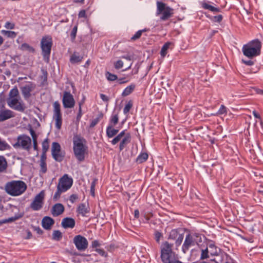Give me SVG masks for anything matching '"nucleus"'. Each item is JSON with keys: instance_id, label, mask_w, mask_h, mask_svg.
Returning <instances> with one entry per match:
<instances>
[{"instance_id": "f257e3e1", "label": "nucleus", "mask_w": 263, "mask_h": 263, "mask_svg": "<svg viewBox=\"0 0 263 263\" xmlns=\"http://www.w3.org/2000/svg\"><path fill=\"white\" fill-rule=\"evenodd\" d=\"M8 105L11 108L23 112L25 109L24 104L21 100L17 88H13L9 92V97L7 100Z\"/></svg>"}, {"instance_id": "f03ea898", "label": "nucleus", "mask_w": 263, "mask_h": 263, "mask_svg": "<svg viewBox=\"0 0 263 263\" xmlns=\"http://www.w3.org/2000/svg\"><path fill=\"white\" fill-rule=\"evenodd\" d=\"M173 244L167 241L163 242L161 246V258L163 263H182L175 259V253L173 251Z\"/></svg>"}, {"instance_id": "7ed1b4c3", "label": "nucleus", "mask_w": 263, "mask_h": 263, "mask_svg": "<svg viewBox=\"0 0 263 263\" xmlns=\"http://www.w3.org/2000/svg\"><path fill=\"white\" fill-rule=\"evenodd\" d=\"M261 43L258 39L254 40L244 45L242 48L243 54L249 59H252L260 54Z\"/></svg>"}, {"instance_id": "20e7f679", "label": "nucleus", "mask_w": 263, "mask_h": 263, "mask_svg": "<svg viewBox=\"0 0 263 263\" xmlns=\"http://www.w3.org/2000/svg\"><path fill=\"white\" fill-rule=\"evenodd\" d=\"M6 191L12 196H19L26 190V184L22 181H13L7 183Z\"/></svg>"}, {"instance_id": "39448f33", "label": "nucleus", "mask_w": 263, "mask_h": 263, "mask_svg": "<svg viewBox=\"0 0 263 263\" xmlns=\"http://www.w3.org/2000/svg\"><path fill=\"white\" fill-rule=\"evenodd\" d=\"M200 241L201 238L199 234L195 233L187 234L182 246V252L186 253L190 247L198 245V242Z\"/></svg>"}, {"instance_id": "423d86ee", "label": "nucleus", "mask_w": 263, "mask_h": 263, "mask_svg": "<svg viewBox=\"0 0 263 263\" xmlns=\"http://www.w3.org/2000/svg\"><path fill=\"white\" fill-rule=\"evenodd\" d=\"M173 9L166 6V5L161 2H157V15L161 14L160 19L162 21L168 20L173 14Z\"/></svg>"}, {"instance_id": "0eeeda50", "label": "nucleus", "mask_w": 263, "mask_h": 263, "mask_svg": "<svg viewBox=\"0 0 263 263\" xmlns=\"http://www.w3.org/2000/svg\"><path fill=\"white\" fill-rule=\"evenodd\" d=\"M12 145L15 148H21L29 151L32 146L31 140L28 136L25 135H20L17 137L16 142Z\"/></svg>"}, {"instance_id": "6e6552de", "label": "nucleus", "mask_w": 263, "mask_h": 263, "mask_svg": "<svg viewBox=\"0 0 263 263\" xmlns=\"http://www.w3.org/2000/svg\"><path fill=\"white\" fill-rule=\"evenodd\" d=\"M41 45L44 59L46 62H48L52 45L51 37L50 36L43 37L42 39Z\"/></svg>"}, {"instance_id": "1a4fd4ad", "label": "nucleus", "mask_w": 263, "mask_h": 263, "mask_svg": "<svg viewBox=\"0 0 263 263\" xmlns=\"http://www.w3.org/2000/svg\"><path fill=\"white\" fill-rule=\"evenodd\" d=\"M73 149L75 157L82 160V137L81 135H74L73 138Z\"/></svg>"}, {"instance_id": "9d476101", "label": "nucleus", "mask_w": 263, "mask_h": 263, "mask_svg": "<svg viewBox=\"0 0 263 263\" xmlns=\"http://www.w3.org/2000/svg\"><path fill=\"white\" fill-rule=\"evenodd\" d=\"M45 198V192L42 191L34 197L30 204V208L34 211H39L43 207Z\"/></svg>"}, {"instance_id": "9b49d317", "label": "nucleus", "mask_w": 263, "mask_h": 263, "mask_svg": "<svg viewBox=\"0 0 263 263\" xmlns=\"http://www.w3.org/2000/svg\"><path fill=\"white\" fill-rule=\"evenodd\" d=\"M53 119L55 120V126L60 130L61 128L62 120L61 114L60 104L58 102L53 103Z\"/></svg>"}, {"instance_id": "f8f14e48", "label": "nucleus", "mask_w": 263, "mask_h": 263, "mask_svg": "<svg viewBox=\"0 0 263 263\" xmlns=\"http://www.w3.org/2000/svg\"><path fill=\"white\" fill-rule=\"evenodd\" d=\"M72 182V178L65 174L60 178L57 188L64 192H66L71 187Z\"/></svg>"}, {"instance_id": "ddd939ff", "label": "nucleus", "mask_w": 263, "mask_h": 263, "mask_svg": "<svg viewBox=\"0 0 263 263\" xmlns=\"http://www.w3.org/2000/svg\"><path fill=\"white\" fill-rule=\"evenodd\" d=\"M184 238V233H180L178 229H173L170 232L168 239L175 240V246L178 247L181 245Z\"/></svg>"}, {"instance_id": "4468645a", "label": "nucleus", "mask_w": 263, "mask_h": 263, "mask_svg": "<svg viewBox=\"0 0 263 263\" xmlns=\"http://www.w3.org/2000/svg\"><path fill=\"white\" fill-rule=\"evenodd\" d=\"M51 153L53 158L54 160L58 162L63 160L64 155L61 151V146L57 142H53L51 147Z\"/></svg>"}, {"instance_id": "2eb2a0df", "label": "nucleus", "mask_w": 263, "mask_h": 263, "mask_svg": "<svg viewBox=\"0 0 263 263\" xmlns=\"http://www.w3.org/2000/svg\"><path fill=\"white\" fill-rule=\"evenodd\" d=\"M63 103L65 108H71L74 105L72 96L68 92H65L63 98Z\"/></svg>"}, {"instance_id": "dca6fc26", "label": "nucleus", "mask_w": 263, "mask_h": 263, "mask_svg": "<svg viewBox=\"0 0 263 263\" xmlns=\"http://www.w3.org/2000/svg\"><path fill=\"white\" fill-rule=\"evenodd\" d=\"M15 116V113L11 110L3 107L0 108V122H2L13 118Z\"/></svg>"}, {"instance_id": "f3484780", "label": "nucleus", "mask_w": 263, "mask_h": 263, "mask_svg": "<svg viewBox=\"0 0 263 263\" xmlns=\"http://www.w3.org/2000/svg\"><path fill=\"white\" fill-rule=\"evenodd\" d=\"M64 206L61 203H56L52 208L51 212L52 215L55 217L62 214L64 211Z\"/></svg>"}, {"instance_id": "a211bd4d", "label": "nucleus", "mask_w": 263, "mask_h": 263, "mask_svg": "<svg viewBox=\"0 0 263 263\" xmlns=\"http://www.w3.org/2000/svg\"><path fill=\"white\" fill-rule=\"evenodd\" d=\"M54 223V220L48 216L44 217L42 221V224L43 227L46 230H50L51 227Z\"/></svg>"}, {"instance_id": "6ab92c4d", "label": "nucleus", "mask_w": 263, "mask_h": 263, "mask_svg": "<svg viewBox=\"0 0 263 263\" xmlns=\"http://www.w3.org/2000/svg\"><path fill=\"white\" fill-rule=\"evenodd\" d=\"M131 140V136L129 133H127L126 135L122 139L119 144V150L122 151L127 145L130 143Z\"/></svg>"}, {"instance_id": "aec40b11", "label": "nucleus", "mask_w": 263, "mask_h": 263, "mask_svg": "<svg viewBox=\"0 0 263 263\" xmlns=\"http://www.w3.org/2000/svg\"><path fill=\"white\" fill-rule=\"evenodd\" d=\"M62 226L65 228H73L75 224L74 220L71 218H65L62 220Z\"/></svg>"}, {"instance_id": "412c9836", "label": "nucleus", "mask_w": 263, "mask_h": 263, "mask_svg": "<svg viewBox=\"0 0 263 263\" xmlns=\"http://www.w3.org/2000/svg\"><path fill=\"white\" fill-rule=\"evenodd\" d=\"M22 92L25 99L30 96V92L32 90V86L31 84H27L21 87Z\"/></svg>"}, {"instance_id": "4be33fe9", "label": "nucleus", "mask_w": 263, "mask_h": 263, "mask_svg": "<svg viewBox=\"0 0 263 263\" xmlns=\"http://www.w3.org/2000/svg\"><path fill=\"white\" fill-rule=\"evenodd\" d=\"M201 7L202 8L205 10H209L213 12H220V9L219 8L215 7L205 1H203L201 3Z\"/></svg>"}, {"instance_id": "5701e85b", "label": "nucleus", "mask_w": 263, "mask_h": 263, "mask_svg": "<svg viewBox=\"0 0 263 263\" xmlns=\"http://www.w3.org/2000/svg\"><path fill=\"white\" fill-rule=\"evenodd\" d=\"M114 127L108 125L106 128V135L108 138H112L119 132V130L114 128Z\"/></svg>"}, {"instance_id": "b1692460", "label": "nucleus", "mask_w": 263, "mask_h": 263, "mask_svg": "<svg viewBox=\"0 0 263 263\" xmlns=\"http://www.w3.org/2000/svg\"><path fill=\"white\" fill-rule=\"evenodd\" d=\"M73 243L76 248L79 250H82V236L79 235L75 236L73 238Z\"/></svg>"}, {"instance_id": "393cba45", "label": "nucleus", "mask_w": 263, "mask_h": 263, "mask_svg": "<svg viewBox=\"0 0 263 263\" xmlns=\"http://www.w3.org/2000/svg\"><path fill=\"white\" fill-rule=\"evenodd\" d=\"M135 87H136L135 84H134L133 83L131 84L130 85L128 86L124 89V90H123V91L122 92V93L121 94L122 96L124 97H126V96L129 95L134 90V89H135Z\"/></svg>"}, {"instance_id": "a878e982", "label": "nucleus", "mask_w": 263, "mask_h": 263, "mask_svg": "<svg viewBox=\"0 0 263 263\" xmlns=\"http://www.w3.org/2000/svg\"><path fill=\"white\" fill-rule=\"evenodd\" d=\"M40 174L41 176L42 175L45 174L47 172V166L45 162V157L44 155H42L40 160Z\"/></svg>"}, {"instance_id": "bb28decb", "label": "nucleus", "mask_w": 263, "mask_h": 263, "mask_svg": "<svg viewBox=\"0 0 263 263\" xmlns=\"http://www.w3.org/2000/svg\"><path fill=\"white\" fill-rule=\"evenodd\" d=\"M209 248L210 249H212L210 251V253L211 256H219V253L220 252V249L216 247L213 244L209 245Z\"/></svg>"}, {"instance_id": "cd10ccee", "label": "nucleus", "mask_w": 263, "mask_h": 263, "mask_svg": "<svg viewBox=\"0 0 263 263\" xmlns=\"http://www.w3.org/2000/svg\"><path fill=\"white\" fill-rule=\"evenodd\" d=\"M173 45V43L167 42L163 45L160 51V54L162 57L164 58L166 55L168 49Z\"/></svg>"}, {"instance_id": "c85d7f7f", "label": "nucleus", "mask_w": 263, "mask_h": 263, "mask_svg": "<svg viewBox=\"0 0 263 263\" xmlns=\"http://www.w3.org/2000/svg\"><path fill=\"white\" fill-rule=\"evenodd\" d=\"M119 122L118 114H112L110 118L109 126H115Z\"/></svg>"}, {"instance_id": "c756f323", "label": "nucleus", "mask_w": 263, "mask_h": 263, "mask_svg": "<svg viewBox=\"0 0 263 263\" xmlns=\"http://www.w3.org/2000/svg\"><path fill=\"white\" fill-rule=\"evenodd\" d=\"M149 29L144 28L142 30H138L137 32L135 33V34L131 37V41H135L139 39L142 35V33L149 31Z\"/></svg>"}, {"instance_id": "7c9ffc66", "label": "nucleus", "mask_w": 263, "mask_h": 263, "mask_svg": "<svg viewBox=\"0 0 263 263\" xmlns=\"http://www.w3.org/2000/svg\"><path fill=\"white\" fill-rule=\"evenodd\" d=\"M70 255L72 256V260L74 263H80L81 261L82 256L78 254L74 251L69 252Z\"/></svg>"}, {"instance_id": "2f4dec72", "label": "nucleus", "mask_w": 263, "mask_h": 263, "mask_svg": "<svg viewBox=\"0 0 263 263\" xmlns=\"http://www.w3.org/2000/svg\"><path fill=\"white\" fill-rule=\"evenodd\" d=\"M148 154L146 153H141L137 158L136 162L138 163H142L148 159Z\"/></svg>"}, {"instance_id": "473e14b6", "label": "nucleus", "mask_w": 263, "mask_h": 263, "mask_svg": "<svg viewBox=\"0 0 263 263\" xmlns=\"http://www.w3.org/2000/svg\"><path fill=\"white\" fill-rule=\"evenodd\" d=\"M9 145L6 141L0 137V151H3L10 148Z\"/></svg>"}, {"instance_id": "72a5a7b5", "label": "nucleus", "mask_w": 263, "mask_h": 263, "mask_svg": "<svg viewBox=\"0 0 263 263\" xmlns=\"http://www.w3.org/2000/svg\"><path fill=\"white\" fill-rule=\"evenodd\" d=\"M1 33L3 35H6L8 37L14 38L16 36L17 33L12 31H7L5 30H1Z\"/></svg>"}, {"instance_id": "f704fd0d", "label": "nucleus", "mask_w": 263, "mask_h": 263, "mask_svg": "<svg viewBox=\"0 0 263 263\" xmlns=\"http://www.w3.org/2000/svg\"><path fill=\"white\" fill-rule=\"evenodd\" d=\"M103 115L102 114H100L97 117L93 119L90 124V127L92 128L95 126H96L100 121L101 119L103 118Z\"/></svg>"}, {"instance_id": "c9c22d12", "label": "nucleus", "mask_w": 263, "mask_h": 263, "mask_svg": "<svg viewBox=\"0 0 263 263\" xmlns=\"http://www.w3.org/2000/svg\"><path fill=\"white\" fill-rule=\"evenodd\" d=\"M71 63L76 64L80 62L81 58L76 52H74L71 56L70 59Z\"/></svg>"}, {"instance_id": "e433bc0d", "label": "nucleus", "mask_w": 263, "mask_h": 263, "mask_svg": "<svg viewBox=\"0 0 263 263\" xmlns=\"http://www.w3.org/2000/svg\"><path fill=\"white\" fill-rule=\"evenodd\" d=\"M7 161L5 158L0 156V172H3L7 167Z\"/></svg>"}, {"instance_id": "4c0bfd02", "label": "nucleus", "mask_w": 263, "mask_h": 263, "mask_svg": "<svg viewBox=\"0 0 263 263\" xmlns=\"http://www.w3.org/2000/svg\"><path fill=\"white\" fill-rule=\"evenodd\" d=\"M62 237V233L58 230H55L53 232L52 239L55 240H60Z\"/></svg>"}, {"instance_id": "58836bf2", "label": "nucleus", "mask_w": 263, "mask_h": 263, "mask_svg": "<svg viewBox=\"0 0 263 263\" xmlns=\"http://www.w3.org/2000/svg\"><path fill=\"white\" fill-rule=\"evenodd\" d=\"M97 181V179L96 178H93L92 181L91 182L90 184V194L92 196L95 197V186L96 184V182Z\"/></svg>"}, {"instance_id": "ea45409f", "label": "nucleus", "mask_w": 263, "mask_h": 263, "mask_svg": "<svg viewBox=\"0 0 263 263\" xmlns=\"http://www.w3.org/2000/svg\"><path fill=\"white\" fill-rule=\"evenodd\" d=\"M106 79L110 81H114L118 79L117 75L112 74L108 71L105 73Z\"/></svg>"}, {"instance_id": "a19ab883", "label": "nucleus", "mask_w": 263, "mask_h": 263, "mask_svg": "<svg viewBox=\"0 0 263 263\" xmlns=\"http://www.w3.org/2000/svg\"><path fill=\"white\" fill-rule=\"evenodd\" d=\"M227 112L228 108L224 105H221L220 107L218 110L216 114L217 115H221L223 114H227Z\"/></svg>"}, {"instance_id": "79ce46f5", "label": "nucleus", "mask_w": 263, "mask_h": 263, "mask_svg": "<svg viewBox=\"0 0 263 263\" xmlns=\"http://www.w3.org/2000/svg\"><path fill=\"white\" fill-rule=\"evenodd\" d=\"M209 250L206 247L205 249H202L201 251V254L200 256L201 259H204L209 257Z\"/></svg>"}, {"instance_id": "37998d69", "label": "nucleus", "mask_w": 263, "mask_h": 263, "mask_svg": "<svg viewBox=\"0 0 263 263\" xmlns=\"http://www.w3.org/2000/svg\"><path fill=\"white\" fill-rule=\"evenodd\" d=\"M133 106V103L132 101H129L128 102V103L125 105L124 109H123V112L124 114H127L130 110V109L132 108Z\"/></svg>"}, {"instance_id": "c03bdc74", "label": "nucleus", "mask_w": 263, "mask_h": 263, "mask_svg": "<svg viewBox=\"0 0 263 263\" xmlns=\"http://www.w3.org/2000/svg\"><path fill=\"white\" fill-rule=\"evenodd\" d=\"M225 255L223 253H220L219 256H217L216 263H227L226 261H224Z\"/></svg>"}, {"instance_id": "a18cd8bd", "label": "nucleus", "mask_w": 263, "mask_h": 263, "mask_svg": "<svg viewBox=\"0 0 263 263\" xmlns=\"http://www.w3.org/2000/svg\"><path fill=\"white\" fill-rule=\"evenodd\" d=\"M18 219L17 217H12L9 218L5 219L0 221L1 223H6L14 221Z\"/></svg>"}, {"instance_id": "49530a36", "label": "nucleus", "mask_w": 263, "mask_h": 263, "mask_svg": "<svg viewBox=\"0 0 263 263\" xmlns=\"http://www.w3.org/2000/svg\"><path fill=\"white\" fill-rule=\"evenodd\" d=\"M123 66V62L121 60H118L114 63V67L116 69H119Z\"/></svg>"}, {"instance_id": "de8ad7c7", "label": "nucleus", "mask_w": 263, "mask_h": 263, "mask_svg": "<svg viewBox=\"0 0 263 263\" xmlns=\"http://www.w3.org/2000/svg\"><path fill=\"white\" fill-rule=\"evenodd\" d=\"M122 139V138L118 134L111 141V143L112 145H115L117 143H118L119 141H121Z\"/></svg>"}, {"instance_id": "09e8293b", "label": "nucleus", "mask_w": 263, "mask_h": 263, "mask_svg": "<svg viewBox=\"0 0 263 263\" xmlns=\"http://www.w3.org/2000/svg\"><path fill=\"white\" fill-rule=\"evenodd\" d=\"M42 147H43V151L44 153H46L49 148V143H48L47 139L45 140L43 142Z\"/></svg>"}, {"instance_id": "8fccbe9b", "label": "nucleus", "mask_w": 263, "mask_h": 263, "mask_svg": "<svg viewBox=\"0 0 263 263\" xmlns=\"http://www.w3.org/2000/svg\"><path fill=\"white\" fill-rule=\"evenodd\" d=\"M162 237V234L159 232L156 231L155 232V239L157 242L159 243L161 238Z\"/></svg>"}, {"instance_id": "3c124183", "label": "nucleus", "mask_w": 263, "mask_h": 263, "mask_svg": "<svg viewBox=\"0 0 263 263\" xmlns=\"http://www.w3.org/2000/svg\"><path fill=\"white\" fill-rule=\"evenodd\" d=\"M95 251L102 256L106 257L108 256L107 253L103 249L96 248Z\"/></svg>"}, {"instance_id": "603ef678", "label": "nucleus", "mask_w": 263, "mask_h": 263, "mask_svg": "<svg viewBox=\"0 0 263 263\" xmlns=\"http://www.w3.org/2000/svg\"><path fill=\"white\" fill-rule=\"evenodd\" d=\"M62 192H64L63 191H62L60 189H58L57 191L55 193L53 196V200L57 201L60 197L61 194Z\"/></svg>"}, {"instance_id": "864d4df0", "label": "nucleus", "mask_w": 263, "mask_h": 263, "mask_svg": "<svg viewBox=\"0 0 263 263\" xmlns=\"http://www.w3.org/2000/svg\"><path fill=\"white\" fill-rule=\"evenodd\" d=\"M5 27L8 29H13L15 27V25L9 22H7L5 23Z\"/></svg>"}, {"instance_id": "5fc2aeb1", "label": "nucleus", "mask_w": 263, "mask_h": 263, "mask_svg": "<svg viewBox=\"0 0 263 263\" xmlns=\"http://www.w3.org/2000/svg\"><path fill=\"white\" fill-rule=\"evenodd\" d=\"M222 18L223 16H222V15L220 14L216 16H214L213 17V21L215 22L220 23L222 21Z\"/></svg>"}, {"instance_id": "6e6d98bb", "label": "nucleus", "mask_w": 263, "mask_h": 263, "mask_svg": "<svg viewBox=\"0 0 263 263\" xmlns=\"http://www.w3.org/2000/svg\"><path fill=\"white\" fill-rule=\"evenodd\" d=\"M242 62L247 66H252L254 64V61H252L251 60H242Z\"/></svg>"}, {"instance_id": "4d7b16f0", "label": "nucleus", "mask_w": 263, "mask_h": 263, "mask_svg": "<svg viewBox=\"0 0 263 263\" xmlns=\"http://www.w3.org/2000/svg\"><path fill=\"white\" fill-rule=\"evenodd\" d=\"M100 243H99V241L97 240H95L92 241V243L91 245V247L92 248H97L98 247H100Z\"/></svg>"}, {"instance_id": "13d9d810", "label": "nucleus", "mask_w": 263, "mask_h": 263, "mask_svg": "<svg viewBox=\"0 0 263 263\" xmlns=\"http://www.w3.org/2000/svg\"><path fill=\"white\" fill-rule=\"evenodd\" d=\"M100 96L101 99L104 102H106L107 103H108V101L109 100V98L107 96H106L104 94L101 93Z\"/></svg>"}, {"instance_id": "bf43d9fd", "label": "nucleus", "mask_w": 263, "mask_h": 263, "mask_svg": "<svg viewBox=\"0 0 263 263\" xmlns=\"http://www.w3.org/2000/svg\"><path fill=\"white\" fill-rule=\"evenodd\" d=\"M30 133L32 138L33 141L34 140H37V136L36 134H35V132L32 129H30Z\"/></svg>"}, {"instance_id": "052dcab7", "label": "nucleus", "mask_w": 263, "mask_h": 263, "mask_svg": "<svg viewBox=\"0 0 263 263\" xmlns=\"http://www.w3.org/2000/svg\"><path fill=\"white\" fill-rule=\"evenodd\" d=\"M77 31V27H74L73 28V29L71 31V36L72 39H74L75 38L76 35Z\"/></svg>"}, {"instance_id": "680f3d73", "label": "nucleus", "mask_w": 263, "mask_h": 263, "mask_svg": "<svg viewBox=\"0 0 263 263\" xmlns=\"http://www.w3.org/2000/svg\"><path fill=\"white\" fill-rule=\"evenodd\" d=\"M21 49H27V50H29L30 49H32V48L31 47H30L29 45H28L27 44H26V43L23 44L22 45Z\"/></svg>"}, {"instance_id": "e2e57ef3", "label": "nucleus", "mask_w": 263, "mask_h": 263, "mask_svg": "<svg viewBox=\"0 0 263 263\" xmlns=\"http://www.w3.org/2000/svg\"><path fill=\"white\" fill-rule=\"evenodd\" d=\"M252 113L255 118L258 119L261 122L260 116L255 110H253Z\"/></svg>"}, {"instance_id": "0e129e2a", "label": "nucleus", "mask_w": 263, "mask_h": 263, "mask_svg": "<svg viewBox=\"0 0 263 263\" xmlns=\"http://www.w3.org/2000/svg\"><path fill=\"white\" fill-rule=\"evenodd\" d=\"M78 199V196L76 195L73 194L70 197V201L73 203Z\"/></svg>"}, {"instance_id": "69168bd1", "label": "nucleus", "mask_w": 263, "mask_h": 263, "mask_svg": "<svg viewBox=\"0 0 263 263\" xmlns=\"http://www.w3.org/2000/svg\"><path fill=\"white\" fill-rule=\"evenodd\" d=\"M88 241L85 237H83V251L88 247Z\"/></svg>"}, {"instance_id": "338daca9", "label": "nucleus", "mask_w": 263, "mask_h": 263, "mask_svg": "<svg viewBox=\"0 0 263 263\" xmlns=\"http://www.w3.org/2000/svg\"><path fill=\"white\" fill-rule=\"evenodd\" d=\"M152 216V213H149L147 215H144V218L147 222H148V221L150 220Z\"/></svg>"}, {"instance_id": "774afa93", "label": "nucleus", "mask_w": 263, "mask_h": 263, "mask_svg": "<svg viewBox=\"0 0 263 263\" xmlns=\"http://www.w3.org/2000/svg\"><path fill=\"white\" fill-rule=\"evenodd\" d=\"M90 209L87 208H85V205L83 204V216H85V214L89 213Z\"/></svg>"}]
</instances>
